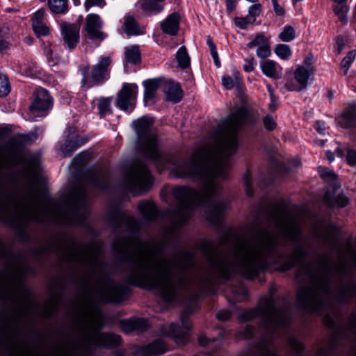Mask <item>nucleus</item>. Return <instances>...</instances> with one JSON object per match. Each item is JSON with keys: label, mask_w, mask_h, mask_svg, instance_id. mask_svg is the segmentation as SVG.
I'll return each instance as SVG.
<instances>
[{"label": "nucleus", "mask_w": 356, "mask_h": 356, "mask_svg": "<svg viewBox=\"0 0 356 356\" xmlns=\"http://www.w3.org/2000/svg\"><path fill=\"white\" fill-rule=\"evenodd\" d=\"M274 227L256 228L241 240L230 245L223 240L217 245L205 241L202 249L208 269L199 275L195 272L193 257L182 252L173 258L163 254V243H147L138 238L116 239L113 249L129 262L130 282L142 288L154 290L162 299L172 303L186 296L194 288L211 285L216 277L229 279L239 273L253 279L272 264L285 271V211L273 218Z\"/></svg>", "instance_id": "f257e3e1"}, {"label": "nucleus", "mask_w": 356, "mask_h": 356, "mask_svg": "<svg viewBox=\"0 0 356 356\" xmlns=\"http://www.w3.org/2000/svg\"><path fill=\"white\" fill-rule=\"evenodd\" d=\"M248 115L244 108H238L218 125L210 144L195 149L188 161L160 152V143L151 118L142 117L133 122L140 151L152 160L159 170L170 169L177 177L188 178L202 184L199 191L188 186H176L172 190L176 208L170 216L172 225L166 238L186 223L199 207H207L206 218L210 222L218 224L222 220L229 206L225 201H214L222 190L215 179L228 177L229 157L238 147L237 132Z\"/></svg>", "instance_id": "f03ea898"}, {"label": "nucleus", "mask_w": 356, "mask_h": 356, "mask_svg": "<svg viewBox=\"0 0 356 356\" xmlns=\"http://www.w3.org/2000/svg\"><path fill=\"white\" fill-rule=\"evenodd\" d=\"M101 319L97 314L84 312L77 323V337L63 342L51 351L44 352L38 345H30L21 336L18 327H7L0 334V356H89L97 347L114 348L121 337L112 333H100Z\"/></svg>", "instance_id": "7ed1b4c3"}, {"label": "nucleus", "mask_w": 356, "mask_h": 356, "mask_svg": "<svg viewBox=\"0 0 356 356\" xmlns=\"http://www.w3.org/2000/svg\"><path fill=\"white\" fill-rule=\"evenodd\" d=\"M86 217V209L82 211L78 205L67 211L58 208L35 185L28 186L22 195L10 193L0 170V220L42 222L53 220L62 224L82 225Z\"/></svg>", "instance_id": "20e7f679"}, {"label": "nucleus", "mask_w": 356, "mask_h": 356, "mask_svg": "<svg viewBox=\"0 0 356 356\" xmlns=\"http://www.w3.org/2000/svg\"><path fill=\"white\" fill-rule=\"evenodd\" d=\"M62 259L67 262H76L88 268L86 277L97 300L119 302L123 300L124 288L102 275V248L99 245H81L74 242H67L64 244Z\"/></svg>", "instance_id": "39448f33"}, {"label": "nucleus", "mask_w": 356, "mask_h": 356, "mask_svg": "<svg viewBox=\"0 0 356 356\" xmlns=\"http://www.w3.org/2000/svg\"><path fill=\"white\" fill-rule=\"evenodd\" d=\"M257 316L261 317L264 327L270 334L284 332L289 321L286 309L276 307L272 295L261 298L256 308L242 312L238 318L246 321Z\"/></svg>", "instance_id": "423d86ee"}, {"label": "nucleus", "mask_w": 356, "mask_h": 356, "mask_svg": "<svg viewBox=\"0 0 356 356\" xmlns=\"http://www.w3.org/2000/svg\"><path fill=\"white\" fill-rule=\"evenodd\" d=\"M111 63V56H102L91 69L88 65H80L78 71L82 76L81 86L83 87L88 83L90 87L107 81L109 79Z\"/></svg>", "instance_id": "0eeeda50"}, {"label": "nucleus", "mask_w": 356, "mask_h": 356, "mask_svg": "<svg viewBox=\"0 0 356 356\" xmlns=\"http://www.w3.org/2000/svg\"><path fill=\"white\" fill-rule=\"evenodd\" d=\"M126 185L130 192L138 193L147 191L152 184V176L142 162H136L127 172Z\"/></svg>", "instance_id": "6e6552de"}, {"label": "nucleus", "mask_w": 356, "mask_h": 356, "mask_svg": "<svg viewBox=\"0 0 356 356\" xmlns=\"http://www.w3.org/2000/svg\"><path fill=\"white\" fill-rule=\"evenodd\" d=\"M137 94L138 86L136 84H123L117 96L116 106L125 111H133L135 107Z\"/></svg>", "instance_id": "1a4fd4ad"}, {"label": "nucleus", "mask_w": 356, "mask_h": 356, "mask_svg": "<svg viewBox=\"0 0 356 356\" xmlns=\"http://www.w3.org/2000/svg\"><path fill=\"white\" fill-rule=\"evenodd\" d=\"M180 320L184 326L183 329L175 323H171L163 327L162 330V334L172 337L177 344L185 343V340L191 327V323L188 320V314L186 313L181 314Z\"/></svg>", "instance_id": "9d476101"}, {"label": "nucleus", "mask_w": 356, "mask_h": 356, "mask_svg": "<svg viewBox=\"0 0 356 356\" xmlns=\"http://www.w3.org/2000/svg\"><path fill=\"white\" fill-rule=\"evenodd\" d=\"M314 72V67L298 66L294 72L296 82L293 80H286L284 86L289 91H300L307 88L309 80Z\"/></svg>", "instance_id": "9b49d317"}, {"label": "nucleus", "mask_w": 356, "mask_h": 356, "mask_svg": "<svg viewBox=\"0 0 356 356\" xmlns=\"http://www.w3.org/2000/svg\"><path fill=\"white\" fill-rule=\"evenodd\" d=\"M102 27L103 22L99 15L91 13L86 16L85 31L89 39L103 41L107 37V34L102 31Z\"/></svg>", "instance_id": "f8f14e48"}, {"label": "nucleus", "mask_w": 356, "mask_h": 356, "mask_svg": "<svg viewBox=\"0 0 356 356\" xmlns=\"http://www.w3.org/2000/svg\"><path fill=\"white\" fill-rule=\"evenodd\" d=\"M52 105V99L49 92L43 89H38L35 93V99L30 106L31 112L33 115H40L48 111Z\"/></svg>", "instance_id": "ddd939ff"}, {"label": "nucleus", "mask_w": 356, "mask_h": 356, "mask_svg": "<svg viewBox=\"0 0 356 356\" xmlns=\"http://www.w3.org/2000/svg\"><path fill=\"white\" fill-rule=\"evenodd\" d=\"M60 29L64 43L70 49H74L79 41V27L74 24L62 22Z\"/></svg>", "instance_id": "4468645a"}, {"label": "nucleus", "mask_w": 356, "mask_h": 356, "mask_svg": "<svg viewBox=\"0 0 356 356\" xmlns=\"http://www.w3.org/2000/svg\"><path fill=\"white\" fill-rule=\"evenodd\" d=\"M47 10L41 8L36 10L31 18L32 28L38 37L47 36L50 33V28L45 22Z\"/></svg>", "instance_id": "2eb2a0df"}, {"label": "nucleus", "mask_w": 356, "mask_h": 356, "mask_svg": "<svg viewBox=\"0 0 356 356\" xmlns=\"http://www.w3.org/2000/svg\"><path fill=\"white\" fill-rule=\"evenodd\" d=\"M181 21V15L178 12H173L169 14L160 24L161 29L163 33L175 36L179 30V24Z\"/></svg>", "instance_id": "dca6fc26"}, {"label": "nucleus", "mask_w": 356, "mask_h": 356, "mask_svg": "<svg viewBox=\"0 0 356 356\" xmlns=\"http://www.w3.org/2000/svg\"><path fill=\"white\" fill-rule=\"evenodd\" d=\"M167 348L161 340H155L152 343L138 346L136 349V354L138 356H155L165 353Z\"/></svg>", "instance_id": "f3484780"}, {"label": "nucleus", "mask_w": 356, "mask_h": 356, "mask_svg": "<svg viewBox=\"0 0 356 356\" xmlns=\"http://www.w3.org/2000/svg\"><path fill=\"white\" fill-rule=\"evenodd\" d=\"M165 0H140V7L146 16L156 15L164 9Z\"/></svg>", "instance_id": "a211bd4d"}, {"label": "nucleus", "mask_w": 356, "mask_h": 356, "mask_svg": "<svg viewBox=\"0 0 356 356\" xmlns=\"http://www.w3.org/2000/svg\"><path fill=\"white\" fill-rule=\"evenodd\" d=\"M138 208L145 220L153 222L156 220L159 211L154 202L149 200L143 201L138 204Z\"/></svg>", "instance_id": "6ab92c4d"}, {"label": "nucleus", "mask_w": 356, "mask_h": 356, "mask_svg": "<svg viewBox=\"0 0 356 356\" xmlns=\"http://www.w3.org/2000/svg\"><path fill=\"white\" fill-rule=\"evenodd\" d=\"M164 92L166 95V99L173 103L180 102L183 97L180 85L172 81L165 82Z\"/></svg>", "instance_id": "aec40b11"}, {"label": "nucleus", "mask_w": 356, "mask_h": 356, "mask_svg": "<svg viewBox=\"0 0 356 356\" xmlns=\"http://www.w3.org/2000/svg\"><path fill=\"white\" fill-rule=\"evenodd\" d=\"M163 80L160 78L150 79L143 82L144 86V102L146 105L156 96V90L160 87Z\"/></svg>", "instance_id": "412c9836"}, {"label": "nucleus", "mask_w": 356, "mask_h": 356, "mask_svg": "<svg viewBox=\"0 0 356 356\" xmlns=\"http://www.w3.org/2000/svg\"><path fill=\"white\" fill-rule=\"evenodd\" d=\"M149 325V323L147 320L140 318L124 321L121 323L122 329L126 333H129L135 330L143 332L146 330Z\"/></svg>", "instance_id": "4be33fe9"}, {"label": "nucleus", "mask_w": 356, "mask_h": 356, "mask_svg": "<svg viewBox=\"0 0 356 356\" xmlns=\"http://www.w3.org/2000/svg\"><path fill=\"white\" fill-rule=\"evenodd\" d=\"M260 67L263 74L269 78L278 79L281 77L282 67L273 60H267L261 63Z\"/></svg>", "instance_id": "5701e85b"}, {"label": "nucleus", "mask_w": 356, "mask_h": 356, "mask_svg": "<svg viewBox=\"0 0 356 356\" xmlns=\"http://www.w3.org/2000/svg\"><path fill=\"white\" fill-rule=\"evenodd\" d=\"M118 221H120V227L125 226L131 232H136L140 229V223L132 216L128 213H116Z\"/></svg>", "instance_id": "b1692460"}, {"label": "nucleus", "mask_w": 356, "mask_h": 356, "mask_svg": "<svg viewBox=\"0 0 356 356\" xmlns=\"http://www.w3.org/2000/svg\"><path fill=\"white\" fill-rule=\"evenodd\" d=\"M50 12L56 15H65L69 11L68 0H47Z\"/></svg>", "instance_id": "393cba45"}, {"label": "nucleus", "mask_w": 356, "mask_h": 356, "mask_svg": "<svg viewBox=\"0 0 356 356\" xmlns=\"http://www.w3.org/2000/svg\"><path fill=\"white\" fill-rule=\"evenodd\" d=\"M123 30L128 35H137L141 34L139 26L134 17L128 15L124 17Z\"/></svg>", "instance_id": "a878e982"}, {"label": "nucleus", "mask_w": 356, "mask_h": 356, "mask_svg": "<svg viewBox=\"0 0 356 356\" xmlns=\"http://www.w3.org/2000/svg\"><path fill=\"white\" fill-rule=\"evenodd\" d=\"M324 202L326 206L329 207H344L348 202V198L343 195H339L334 199L330 196V193L327 192L325 194Z\"/></svg>", "instance_id": "bb28decb"}, {"label": "nucleus", "mask_w": 356, "mask_h": 356, "mask_svg": "<svg viewBox=\"0 0 356 356\" xmlns=\"http://www.w3.org/2000/svg\"><path fill=\"white\" fill-rule=\"evenodd\" d=\"M341 124L345 128L356 126V106H350L341 115Z\"/></svg>", "instance_id": "cd10ccee"}, {"label": "nucleus", "mask_w": 356, "mask_h": 356, "mask_svg": "<svg viewBox=\"0 0 356 356\" xmlns=\"http://www.w3.org/2000/svg\"><path fill=\"white\" fill-rule=\"evenodd\" d=\"M335 152L339 157H345L349 165H356V150L346 147L344 148L337 147Z\"/></svg>", "instance_id": "c85d7f7f"}, {"label": "nucleus", "mask_w": 356, "mask_h": 356, "mask_svg": "<svg viewBox=\"0 0 356 356\" xmlns=\"http://www.w3.org/2000/svg\"><path fill=\"white\" fill-rule=\"evenodd\" d=\"M86 139H81L76 141L67 140L65 144L61 147L60 152L64 156H70L81 145L86 143Z\"/></svg>", "instance_id": "c756f323"}, {"label": "nucleus", "mask_w": 356, "mask_h": 356, "mask_svg": "<svg viewBox=\"0 0 356 356\" xmlns=\"http://www.w3.org/2000/svg\"><path fill=\"white\" fill-rule=\"evenodd\" d=\"M88 182L95 187L103 188L107 182V175L102 171L97 172L89 177Z\"/></svg>", "instance_id": "7c9ffc66"}, {"label": "nucleus", "mask_w": 356, "mask_h": 356, "mask_svg": "<svg viewBox=\"0 0 356 356\" xmlns=\"http://www.w3.org/2000/svg\"><path fill=\"white\" fill-rule=\"evenodd\" d=\"M176 59L178 66L181 69H186L190 66L191 58L188 54L186 48L181 47L177 51Z\"/></svg>", "instance_id": "2f4dec72"}, {"label": "nucleus", "mask_w": 356, "mask_h": 356, "mask_svg": "<svg viewBox=\"0 0 356 356\" xmlns=\"http://www.w3.org/2000/svg\"><path fill=\"white\" fill-rule=\"evenodd\" d=\"M125 58L127 61L133 63L138 64L140 62V54L138 46H131L127 47L125 50Z\"/></svg>", "instance_id": "473e14b6"}, {"label": "nucleus", "mask_w": 356, "mask_h": 356, "mask_svg": "<svg viewBox=\"0 0 356 356\" xmlns=\"http://www.w3.org/2000/svg\"><path fill=\"white\" fill-rule=\"evenodd\" d=\"M112 97H101L98 99V112L102 118L111 113Z\"/></svg>", "instance_id": "72a5a7b5"}, {"label": "nucleus", "mask_w": 356, "mask_h": 356, "mask_svg": "<svg viewBox=\"0 0 356 356\" xmlns=\"http://www.w3.org/2000/svg\"><path fill=\"white\" fill-rule=\"evenodd\" d=\"M356 57V51L352 50L343 58L341 62L340 67L343 71L345 75L347 74L351 64L353 63Z\"/></svg>", "instance_id": "f704fd0d"}, {"label": "nucleus", "mask_w": 356, "mask_h": 356, "mask_svg": "<svg viewBox=\"0 0 356 356\" xmlns=\"http://www.w3.org/2000/svg\"><path fill=\"white\" fill-rule=\"evenodd\" d=\"M257 349V353L254 356H274L271 345L266 339H263L259 343Z\"/></svg>", "instance_id": "c9c22d12"}, {"label": "nucleus", "mask_w": 356, "mask_h": 356, "mask_svg": "<svg viewBox=\"0 0 356 356\" xmlns=\"http://www.w3.org/2000/svg\"><path fill=\"white\" fill-rule=\"evenodd\" d=\"M275 53L280 58L286 60L291 56V50L289 45L284 44H280L275 47Z\"/></svg>", "instance_id": "e433bc0d"}, {"label": "nucleus", "mask_w": 356, "mask_h": 356, "mask_svg": "<svg viewBox=\"0 0 356 356\" xmlns=\"http://www.w3.org/2000/svg\"><path fill=\"white\" fill-rule=\"evenodd\" d=\"M334 231L331 227H323L319 233H316L324 243L334 241Z\"/></svg>", "instance_id": "4c0bfd02"}, {"label": "nucleus", "mask_w": 356, "mask_h": 356, "mask_svg": "<svg viewBox=\"0 0 356 356\" xmlns=\"http://www.w3.org/2000/svg\"><path fill=\"white\" fill-rule=\"evenodd\" d=\"M295 30L291 26L284 27L283 31L279 34V38L283 42H290L295 38Z\"/></svg>", "instance_id": "58836bf2"}, {"label": "nucleus", "mask_w": 356, "mask_h": 356, "mask_svg": "<svg viewBox=\"0 0 356 356\" xmlns=\"http://www.w3.org/2000/svg\"><path fill=\"white\" fill-rule=\"evenodd\" d=\"M207 44L209 47L211 55L213 59L214 64L219 67L220 65V62L218 58V51L216 47L211 38V36H207Z\"/></svg>", "instance_id": "ea45409f"}, {"label": "nucleus", "mask_w": 356, "mask_h": 356, "mask_svg": "<svg viewBox=\"0 0 356 356\" xmlns=\"http://www.w3.org/2000/svg\"><path fill=\"white\" fill-rule=\"evenodd\" d=\"M10 91V86L8 77L3 74H0V97L6 96Z\"/></svg>", "instance_id": "a19ab883"}, {"label": "nucleus", "mask_w": 356, "mask_h": 356, "mask_svg": "<svg viewBox=\"0 0 356 356\" xmlns=\"http://www.w3.org/2000/svg\"><path fill=\"white\" fill-rule=\"evenodd\" d=\"M288 343L296 356H302L301 353L304 349V346L300 342L292 337H289Z\"/></svg>", "instance_id": "79ce46f5"}, {"label": "nucleus", "mask_w": 356, "mask_h": 356, "mask_svg": "<svg viewBox=\"0 0 356 356\" xmlns=\"http://www.w3.org/2000/svg\"><path fill=\"white\" fill-rule=\"evenodd\" d=\"M234 22L237 27L241 29H246L250 24H254V22L247 15L243 17H236L234 19Z\"/></svg>", "instance_id": "37998d69"}, {"label": "nucleus", "mask_w": 356, "mask_h": 356, "mask_svg": "<svg viewBox=\"0 0 356 356\" xmlns=\"http://www.w3.org/2000/svg\"><path fill=\"white\" fill-rule=\"evenodd\" d=\"M356 293V286L355 285H349L346 286L341 293L340 294V301H345L348 298H351Z\"/></svg>", "instance_id": "c03bdc74"}, {"label": "nucleus", "mask_w": 356, "mask_h": 356, "mask_svg": "<svg viewBox=\"0 0 356 356\" xmlns=\"http://www.w3.org/2000/svg\"><path fill=\"white\" fill-rule=\"evenodd\" d=\"M91 157L90 152L83 151L78 154L74 159L73 162L77 165H82L90 160Z\"/></svg>", "instance_id": "a18cd8bd"}, {"label": "nucleus", "mask_w": 356, "mask_h": 356, "mask_svg": "<svg viewBox=\"0 0 356 356\" xmlns=\"http://www.w3.org/2000/svg\"><path fill=\"white\" fill-rule=\"evenodd\" d=\"M268 41V38H266L263 34H257L255 38L247 44V47L253 48L254 47H260Z\"/></svg>", "instance_id": "49530a36"}, {"label": "nucleus", "mask_w": 356, "mask_h": 356, "mask_svg": "<svg viewBox=\"0 0 356 356\" xmlns=\"http://www.w3.org/2000/svg\"><path fill=\"white\" fill-rule=\"evenodd\" d=\"M271 51L270 47L269 41H267L260 47L257 49V56L261 58H266L270 55Z\"/></svg>", "instance_id": "de8ad7c7"}, {"label": "nucleus", "mask_w": 356, "mask_h": 356, "mask_svg": "<svg viewBox=\"0 0 356 356\" xmlns=\"http://www.w3.org/2000/svg\"><path fill=\"white\" fill-rule=\"evenodd\" d=\"M262 6L260 3L252 5L248 9V16L250 19L255 22L256 17L261 13Z\"/></svg>", "instance_id": "09e8293b"}, {"label": "nucleus", "mask_w": 356, "mask_h": 356, "mask_svg": "<svg viewBox=\"0 0 356 356\" xmlns=\"http://www.w3.org/2000/svg\"><path fill=\"white\" fill-rule=\"evenodd\" d=\"M263 124H264V128L268 131L273 130L274 129H275L276 125H277L275 120L270 115H267L266 116H265L264 118Z\"/></svg>", "instance_id": "8fccbe9b"}, {"label": "nucleus", "mask_w": 356, "mask_h": 356, "mask_svg": "<svg viewBox=\"0 0 356 356\" xmlns=\"http://www.w3.org/2000/svg\"><path fill=\"white\" fill-rule=\"evenodd\" d=\"M106 5L104 0H86L84 2V8L86 11L92 6H97L102 8Z\"/></svg>", "instance_id": "3c124183"}, {"label": "nucleus", "mask_w": 356, "mask_h": 356, "mask_svg": "<svg viewBox=\"0 0 356 356\" xmlns=\"http://www.w3.org/2000/svg\"><path fill=\"white\" fill-rule=\"evenodd\" d=\"M319 172L322 178L325 180L334 181L337 179L336 174L332 170L321 168Z\"/></svg>", "instance_id": "603ef678"}, {"label": "nucleus", "mask_w": 356, "mask_h": 356, "mask_svg": "<svg viewBox=\"0 0 356 356\" xmlns=\"http://www.w3.org/2000/svg\"><path fill=\"white\" fill-rule=\"evenodd\" d=\"M257 64L255 59L252 56L244 60L243 70L247 72L253 71Z\"/></svg>", "instance_id": "864d4df0"}, {"label": "nucleus", "mask_w": 356, "mask_h": 356, "mask_svg": "<svg viewBox=\"0 0 356 356\" xmlns=\"http://www.w3.org/2000/svg\"><path fill=\"white\" fill-rule=\"evenodd\" d=\"M12 42H14L13 39H0V52L6 53L8 51L11 46Z\"/></svg>", "instance_id": "5fc2aeb1"}, {"label": "nucleus", "mask_w": 356, "mask_h": 356, "mask_svg": "<svg viewBox=\"0 0 356 356\" xmlns=\"http://www.w3.org/2000/svg\"><path fill=\"white\" fill-rule=\"evenodd\" d=\"M243 181L245 188V192L248 196L251 197L253 195V191L251 189L250 176L248 173H246L243 176Z\"/></svg>", "instance_id": "6e6d98bb"}, {"label": "nucleus", "mask_w": 356, "mask_h": 356, "mask_svg": "<svg viewBox=\"0 0 356 356\" xmlns=\"http://www.w3.org/2000/svg\"><path fill=\"white\" fill-rule=\"evenodd\" d=\"M10 29L7 25L0 26V39H13Z\"/></svg>", "instance_id": "4d7b16f0"}, {"label": "nucleus", "mask_w": 356, "mask_h": 356, "mask_svg": "<svg viewBox=\"0 0 356 356\" xmlns=\"http://www.w3.org/2000/svg\"><path fill=\"white\" fill-rule=\"evenodd\" d=\"M222 84L227 90H231L234 87V82L229 76H223L222 77Z\"/></svg>", "instance_id": "13d9d810"}, {"label": "nucleus", "mask_w": 356, "mask_h": 356, "mask_svg": "<svg viewBox=\"0 0 356 356\" xmlns=\"http://www.w3.org/2000/svg\"><path fill=\"white\" fill-rule=\"evenodd\" d=\"M254 334V328L252 326L248 325L246 327L240 332V336L243 339L250 338Z\"/></svg>", "instance_id": "bf43d9fd"}, {"label": "nucleus", "mask_w": 356, "mask_h": 356, "mask_svg": "<svg viewBox=\"0 0 356 356\" xmlns=\"http://www.w3.org/2000/svg\"><path fill=\"white\" fill-rule=\"evenodd\" d=\"M216 317L220 321H227L231 317V312L227 309L220 310L217 313Z\"/></svg>", "instance_id": "052dcab7"}, {"label": "nucleus", "mask_w": 356, "mask_h": 356, "mask_svg": "<svg viewBox=\"0 0 356 356\" xmlns=\"http://www.w3.org/2000/svg\"><path fill=\"white\" fill-rule=\"evenodd\" d=\"M273 10L275 14L278 16L283 15L284 13V10L281 6H280L277 1V0H272Z\"/></svg>", "instance_id": "680f3d73"}, {"label": "nucleus", "mask_w": 356, "mask_h": 356, "mask_svg": "<svg viewBox=\"0 0 356 356\" xmlns=\"http://www.w3.org/2000/svg\"><path fill=\"white\" fill-rule=\"evenodd\" d=\"M37 138L36 132H31L29 134L22 136L21 140L23 142L31 143Z\"/></svg>", "instance_id": "e2e57ef3"}, {"label": "nucleus", "mask_w": 356, "mask_h": 356, "mask_svg": "<svg viewBox=\"0 0 356 356\" xmlns=\"http://www.w3.org/2000/svg\"><path fill=\"white\" fill-rule=\"evenodd\" d=\"M11 130L10 125L0 127V138L7 137L11 132Z\"/></svg>", "instance_id": "0e129e2a"}, {"label": "nucleus", "mask_w": 356, "mask_h": 356, "mask_svg": "<svg viewBox=\"0 0 356 356\" xmlns=\"http://www.w3.org/2000/svg\"><path fill=\"white\" fill-rule=\"evenodd\" d=\"M237 0H226V10L227 13H232L236 8Z\"/></svg>", "instance_id": "69168bd1"}, {"label": "nucleus", "mask_w": 356, "mask_h": 356, "mask_svg": "<svg viewBox=\"0 0 356 356\" xmlns=\"http://www.w3.org/2000/svg\"><path fill=\"white\" fill-rule=\"evenodd\" d=\"M270 97V102L269 104V109L271 111H275L277 108L278 98L275 97V95H271Z\"/></svg>", "instance_id": "338daca9"}, {"label": "nucleus", "mask_w": 356, "mask_h": 356, "mask_svg": "<svg viewBox=\"0 0 356 356\" xmlns=\"http://www.w3.org/2000/svg\"><path fill=\"white\" fill-rule=\"evenodd\" d=\"M325 325L329 327H333L334 325V320L330 316H325L324 318Z\"/></svg>", "instance_id": "774afa93"}]
</instances>
